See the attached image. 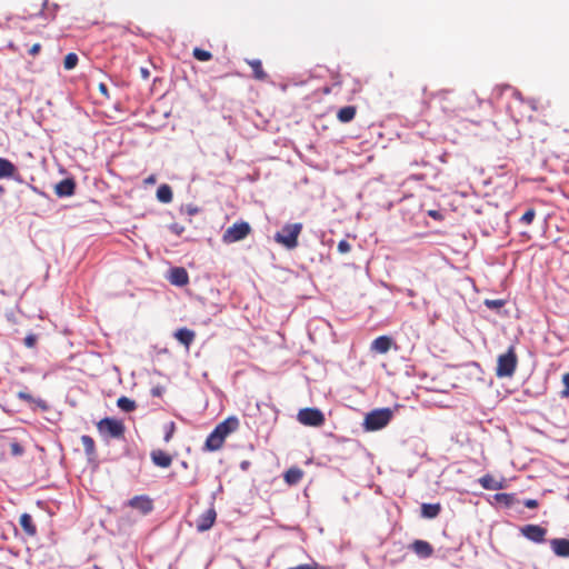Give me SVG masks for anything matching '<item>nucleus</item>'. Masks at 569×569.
Returning a JSON list of instances; mask_svg holds the SVG:
<instances>
[{
  "label": "nucleus",
  "mask_w": 569,
  "mask_h": 569,
  "mask_svg": "<svg viewBox=\"0 0 569 569\" xmlns=\"http://www.w3.org/2000/svg\"><path fill=\"white\" fill-rule=\"evenodd\" d=\"M521 535L535 543H542L546 540L547 529L539 525H526L520 528Z\"/></svg>",
  "instance_id": "1a4fd4ad"
},
{
  "label": "nucleus",
  "mask_w": 569,
  "mask_h": 569,
  "mask_svg": "<svg viewBox=\"0 0 569 569\" xmlns=\"http://www.w3.org/2000/svg\"><path fill=\"white\" fill-rule=\"evenodd\" d=\"M37 343V337L34 335H29L24 338V345L28 347V348H32L34 347Z\"/></svg>",
  "instance_id": "58836bf2"
},
{
  "label": "nucleus",
  "mask_w": 569,
  "mask_h": 569,
  "mask_svg": "<svg viewBox=\"0 0 569 569\" xmlns=\"http://www.w3.org/2000/svg\"><path fill=\"white\" fill-rule=\"evenodd\" d=\"M173 194L171 187L168 184H161L157 190V199L162 203H169L172 201Z\"/></svg>",
  "instance_id": "a878e982"
},
{
  "label": "nucleus",
  "mask_w": 569,
  "mask_h": 569,
  "mask_svg": "<svg viewBox=\"0 0 569 569\" xmlns=\"http://www.w3.org/2000/svg\"><path fill=\"white\" fill-rule=\"evenodd\" d=\"M239 428V420L236 417H229L218 423L213 431L207 437L203 449L207 451H217L222 448L226 438Z\"/></svg>",
  "instance_id": "f257e3e1"
},
{
  "label": "nucleus",
  "mask_w": 569,
  "mask_h": 569,
  "mask_svg": "<svg viewBox=\"0 0 569 569\" xmlns=\"http://www.w3.org/2000/svg\"><path fill=\"white\" fill-rule=\"evenodd\" d=\"M339 253H348L351 250V246L347 240H341L337 247Z\"/></svg>",
  "instance_id": "c9c22d12"
},
{
  "label": "nucleus",
  "mask_w": 569,
  "mask_h": 569,
  "mask_svg": "<svg viewBox=\"0 0 569 569\" xmlns=\"http://www.w3.org/2000/svg\"><path fill=\"white\" fill-rule=\"evenodd\" d=\"M141 74L144 79H148L149 78V71L144 68L141 69Z\"/></svg>",
  "instance_id": "a18cd8bd"
},
{
  "label": "nucleus",
  "mask_w": 569,
  "mask_h": 569,
  "mask_svg": "<svg viewBox=\"0 0 569 569\" xmlns=\"http://www.w3.org/2000/svg\"><path fill=\"white\" fill-rule=\"evenodd\" d=\"M156 182H157V177L154 174H151L144 179L146 184H154Z\"/></svg>",
  "instance_id": "c03bdc74"
},
{
  "label": "nucleus",
  "mask_w": 569,
  "mask_h": 569,
  "mask_svg": "<svg viewBox=\"0 0 569 569\" xmlns=\"http://www.w3.org/2000/svg\"><path fill=\"white\" fill-rule=\"evenodd\" d=\"M22 530L30 537L37 533V527L33 523L32 517L29 513H22L19 519Z\"/></svg>",
  "instance_id": "aec40b11"
},
{
  "label": "nucleus",
  "mask_w": 569,
  "mask_h": 569,
  "mask_svg": "<svg viewBox=\"0 0 569 569\" xmlns=\"http://www.w3.org/2000/svg\"><path fill=\"white\" fill-rule=\"evenodd\" d=\"M298 421L303 426L321 427L325 421V415L318 408H303L297 415Z\"/></svg>",
  "instance_id": "0eeeda50"
},
{
  "label": "nucleus",
  "mask_w": 569,
  "mask_h": 569,
  "mask_svg": "<svg viewBox=\"0 0 569 569\" xmlns=\"http://www.w3.org/2000/svg\"><path fill=\"white\" fill-rule=\"evenodd\" d=\"M506 301L502 299H486L485 306H487L489 309L498 310L505 306Z\"/></svg>",
  "instance_id": "72a5a7b5"
},
{
  "label": "nucleus",
  "mask_w": 569,
  "mask_h": 569,
  "mask_svg": "<svg viewBox=\"0 0 569 569\" xmlns=\"http://www.w3.org/2000/svg\"><path fill=\"white\" fill-rule=\"evenodd\" d=\"M117 406L124 412H131L137 407L133 400L124 396L117 400Z\"/></svg>",
  "instance_id": "cd10ccee"
},
{
  "label": "nucleus",
  "mask_w": 569,
  "mask_h": 569,
  "mask_svg": "<svg viewBox=\"0 0 569 569\" xmlns=\"http://www.w3.org/2000/svg\"><path fill=\"white\" fill-rule=\"evenodd\" d=\"M517 104H518V107H519V108H521V107H523V104H525V103H523V101H522V100H518V101H517Z\"/></svg>",
  "instance_id": "09e8293b"
},
{
  "label": "nucleus",
  "mask_w": 569,
  "mask_h": 569,
  "mask_svg": "<svg viewBox=\"0 0 569 569\" xmlns=\"http://www.w3.org/2000/svg\"><path fill=\"white\" fill-rule=\"evenodd\" d=\"M247 63L251 67L254 79L260 81L267 79L268 76L262 68V62L259 59L247 60Z\"/></svg>",
  "instance_id": "393cba45"
},
{
  "label": "nucleus",
  "mask_w": 569,
  "mask_h": 569,
  "mask_svg": "<svg viewBox=\"0 0 569 569\" xmlns=\"http://www.w3.org/2000/svg\"><path fill=\"white\" fill-rule=\"evenodd\" d=\"M128 506L137 509L143 516L153 510V501L146 495L134 496L128 501Z\"/></svg>",
  "instance_id": "9d476101"
},
{
  "label": "nucleus",
  "mask_w": 569,
  "mask_h": 569,
  "mask_svg": "<svg viewBox=\"0 0 569 569\" xmlns=\"http://www.w3.org/2000/svg\"><path fill=\"white\" fill-rule=\"evenodd\" d=\"M495 498L498 502H501L506 506H511L515 500V496L511 493H497Z\"/></svg>",
  "instance_id": "2f4dec72"
},
{
  "label": "nucleus",
  "mask_w": 569,
  "mask_h": 569,
  "mask_svg": "<svg viewBox=\"0 0 569 569\" xmlns=\"http://www.w3.org/2000/svg\"><path fill=\"white\" fill-rule=\"evenodd\" d=\"M479 483L487 490H499L503 488L501 481L495 479L491 475H485L479 479Z\"/></svg>",
  "instance_id": "412c9836"
},
{
  "label": "nucleus",
  "mask_w": 569,
  "mask_h": 569,
  "mask_svg": "<svg viewBox=\"0 0 569 569\" xmlns=\"http://www.w3.org/2000/svg\"><path fill=\"white\" fill-rule=\"evenodd\" d=\"M16 173V166L10 160L0 157V179L14 178Z\"/></svg>",
  "instance_id": "6ab92c4d"
},
{
  "label": "nucleus",
  "mask_w": 569,
  "mask_h": 569,
  "mask_svg": "<svg viewBox=\"0 0 569 569\" xmlns=\"http://www.w3.org/2000/svg\"><path fill=\"white\" fill-rule=\"evenodd\" d=\"M197 212V209H189V213H194Z\"/></svg>",
  "instance_id": "3c124183"
},
{
  "label": "nucleus",
  "mask_w": 569,
  "mask_h": 569,
  "mask_svg": "<svg viewBox=\"0 0 569 569\" xmlns=\"http://www.w3.org/2000/svg\"><path fill=\"white\" fill-rule=\"evenodd\" d=\"M562 383L565 389L561 391L562 397H569V372L562 376Z\"/></svg>",
  "instance_id": "4c0bfd02"
},
{
  "label": "nucleus",
  "mask_w": 569,
  "mask_h": 569,
  "mask_svg": "<svg viewBox=\"0 0 569 569\" xmlns=\"http://www.w3.org/2000/svg\"><path fill=\"white\" fill-rule=\"evenodd\" d=\"M152 395H153V396H160V391H159L158 389H153V390H152Z\"/></svg>",
  "instance_id": "de8ad7c7"
},
{
  "label": "nucleus",
  "mask_w": 569,
  "mask_h": 569,
  "mask_svg": "<svg viewBox=\"0 0 569 569\" xmlns=\"http://www.w3.org/2000/svg\"><path fill=\"white\" fill-rule=\"evenodd\" d=\"M357 113V108L355 106H347L341 108L338 113L337 118L340 122L347 123L353 120Z\"/></svg>",
  "instance_id": "5701e85b"
},
{
  "label": "nucleus",
  "mask_w": 569,
  "mask_h": 569,
  "mask_svg": "<svg viewBox=\"0 0 569 569\" xmlns=\"http://www.w3.org/2000/svg\"><path fill=\"white\" fill-rule=\"evenodd\" d=\"M58 9H59L58 4L53 3L52 6H49L48 0L42 1V10L48 11V14L50 16L51 20H53L56 18Z\"/></svg>",
  "instance_id": "473e14b6"
},
{
  "label": "nucleus",
  "mask_w": 569,
  "mask_h": 569,
  "mask_svg": "<svg viewBox=\"0 0 569 569\" xmlns=\"http://www.w3.org/2000/svg\"><path fill=\"white\" fill-rule=\"evenodd\" d=\"M288 569H318V565L317 563H305V565H299L297 567H291Z\"/></svg>",
  "instance_id": "a19ab883"
},
{
  "label": "nucleus",
  "mask_w": 569,
  "mask_h": 569,
  "mask_svg": "<svg viewBox=\"0 0 569 569\" xmlns=\"http://www.w3.org/2000/svg\"><path fill=\"white\" fill-rule=\"evenodd\" d=\"M217 512L213 507L207 509L197 519V530L200 532L209 530L216 522Z\"/></svg>",
  "instance_id": "9b49d317"
},
{
  "label": "nucleus",
  "mask_w": 569,
  "mask_h": 569,
  "mask_svg": "<svg viewBox=\"0 0 569 569\" xmlns=\"http://www.w3.org/2000/svg\"><path fill=\"white\" fill-rule=\"evenodd\" d=\"M523 505L529 509H535L539 506V503L536 499H526L523 501Z\"/></svg>",
  "instance_id": "ea45409f"
},
{
  "label": "nucleus",
  "mask_w": 569,
  "mask_h": 569,
  "mask_svg": "<svg viewBox=\"0 0 569 569\" xmlns=\"http://www.w3.org/2000/svg\"><path fill=\"white\" fill-rule=\"evenodd\" d=\"M151 461L160 468H169L172 463V457L161 450V449H154L150 452Z\"/></svg>",
  "instance_id": "ddd939ff"
},
{
  "label": "nucleus",
  "mask_w": 569,
  "mask_h": 569,
  "mask_svg": "<svg viewBox=\"0 0 569 569\" xmlns=\"http://www.w3.org/2000/svg\"><path fill=\"white\" fill-rule=\"evenodd\" d=\"M81 442H82V446H83L86 455L88 457H93L96 455V443H94V440L90 436L83 435L81 437Z\"/></svg>",
  "instance_id": "bb28decb"
},
{
  "label": "nucleus",
  "mask_w": 569,
  "mask_h": 569,
  "mask_svg": "<svg viewBox=\"0 0 569 569\" xmlns=\"http://www.w3.org/2000/svg\"><path fill=\"white\" fill-rule=\"evenodd\" d=\"M392 339L388 336H380L371 342V350L383 355L387 353L392 347Z\"/></svg>",
  "instance_id": "dca6fc26"
},
{
  "label": "nucleus",
  "mask_w": 569,
  "mask_h": 569,
  "mask_svg": "<svg viewBox=\"0 0 569 569\" xmlns=\"http://www.w3.org/2000/svg\"><path fill=\"white\" fill-rule=\"evenodd\" d=\"M412 551L421 558H429L433 553L432 546L425 540H415L411 545Z\"/></svg>",
  "instance_id": "f3484780"
},
{
  "label": "nucleus",
  "mask_w": 569,
  "mask_h": 569,
  "mask_svg": "<svg viewBox=\"0 0 569 569\" xmlns=\"http://www.w3.org/2000/svg\"><path fill=\"white\" fill-rule=\"evenodd\" d=\"M550 547L553 553L558 557H569V539L555 538L550 540Z\"/></svg>",
  "instance_id": "2eb2a0df"
},
{
  "label": "nucleus",
  "mask_w": 569,
  "mask_h": 569,
  "mask_svg": "<svg viewBox=\"0 0 569 569\" xmlns=\"http://www.w3.org/2000/svg\"><path fill=\"white\" fill-rule=\"evenodd\" d=\"M174 430H176L174 422H170L169 426H168V429H167V431L164 433V437H163V440L166 442H169L172 439Z\"/></svg>",
  "instance_id": "e433bc0d"
},
{
  "label": "nucleus",
  "mask_w": 569,
  "mask_h": 569,
  "mask_svg": "<svg viewBox=\"0 0 569 569\" xmlns=\"http://www.w3.org/2000/svg\"><path fill=\"white\" fill-rule=\"evenodd\" d=\"M303 471L298 467L289 468L284 473V480L288 485H297L301 481Z\"/></svg>",
  "instance_id": "b1692460"
},
{
  "label": "nucleus",
  "mask_w": 569,
  "mask_h": 569,
  "mask_svg": "<svg viewBox=\"0 0 569 569\" xmlns=\"http://www.w3.org/2000/svg\"><path fill=\"white\" fill-rule=\"evenodd\" d=\"M393 417V410L390 408L375 409L368 412L363 420V428L366 431H377L391 421Z\"/></svg>",
  "instance_id": "7ed1b4c3"
},
{
  "label": "nucleus",
  "mask_w": 569,
  "mask_h": 569,
  "mask_svg": "<svg viewBox=\"0 0 569 569\" xmlns=\"http://www.w3.org/2000/svg\"><path fill=\"white\" fill-rule=\"evenodd\" d=\"M182 229L176 228L177 233H180Z\"/></svg>",
  "instance_id": "864d4df0"
},
{
  "label": "nucleus",
  "mask_w": 569,
  "mask_h": 569,
  "mask_svg": "<svg viewBox=\"0 0 569 569\" xmlns=\"http://www.w3.org/2000/svg\"><path fill=\"white\" fill-rule=\"evenodd\" d=\"M432 98L437 100L445 113H456L460 108L451 90L442 89L432 93Z\"/></svg>",
  "instance_id": "423d86ee"
},
{
  "label": "nucleus",
  "mask_w": 569,
  "mask_h": 569,
  "mask_svg": "<svg viewBox=\"0 0 569 569\" xmlns=\"http://www.w3.org/2000/svg\"><path fill=\"white\" fill-rule=\"evenodd\" d=\"M510 112H511L512 118H513L517 122L521 120V118H520V117H517V116L513 113V111H512V110H511Z\"/></svg>",
  "instance_id": "49530a36"
},
{
  "label": "nucleus",
  "mask_w": 569,
  "mask_h": 569,
  "mask_svg": "<svg viewBox=\"0 0 569 569\" xmlns=\"http://www.w3.org/2000/svg\"><path fill=\"white\" fill-rule=\"evenodd\" d=\"M41 50V44L40 43H34L30 49H29V53L31 56H37Z\"/></svg>",
  "instance_id": "37998d69"
},
{
  "label": "nucleus",
  "mask_w": 569,
  "mask_h": 569,
  "mask_svg": "<svg viewBox=\"0 0 569 569\" xmlns=\"http://www.w3.org/2000/svg\"><path fill=\"white\" fill-rule=\"evenodd\" d=\"M18 398L21 399V400H24V401H32V396L28 392H24V391H19L18 392Z\"/></svg>",
  "instance_id": "79ce46f5"
},
{
  "label": "nucleus",
  "mask_w": 569,
  "mask_h": 569,
  "mask_svg": "<svg viewBox=\"0 0 569 569\" xmlns=\"http://www.w3.org/2000/svg\"><path fill=\"white\" fill-rule=\"evenodd\" d=\"M535 217H536V210L533 208H529L520 217V222L523 224H530L533 221Z\"/></svg>",
  "instance_id": "7c9ffc66"
},
{
  "label": "nucleus",
  "mask_w": 569,
  "mask_h": 569,
  "mask_svg": "<svg viewBox=\"0 0 569 569\" xmlns=\"http://www.w3.org/2000/svg\"><path fill=\"white\" fill-rule=\"evenodd\" d=\"M74 191L76 181L72 178H66L54 186V193L60 198L71 197L74 194Z\"/></svg>",
  "instance_id": "f8f14e48"
},
{
  "label": "nucleus",
  "mask_w": 569,
  "mask_h": 569,
  "mask_svg": "<svg viewBox=\"0 0 569 569\" xmlns=\"http://www.w3.org/2000/svg\"><path fill=\"white\" fill-rule=\"evenodd\" d=\"M302 223H287L274 234V241L282 247L292 250L298 247V238L302 231Z\"/></svg>",
  "instance_id": "20e7f679"
},
{
  "label": "nucleus",
  "mask_w": 569,
  "mask_h": 569,
  "mask_svg": "<svg viewBox=\"0 0 569 569\" xmlns=\"http://www.w3.org/2000/svg\"><path fill=\"white\" fill-rule=\"evenodd\" d=\"M78 64V56L73 52L68 53L63 60V67L66 70H71Z\"/></svg>",
  "instance_id": "c756f323"
},
{
  "label": "nucleus",
  "mask_w": 569,
  "mask_h": 569,
  "mask_svg": "<svg viewBox=\"0 0 569 569\" xmlns=\"http://www.w3.org/2000/svg\"><path fill=\"white\" fill-rule=\"evenodd\" d=\"M100 88H101V91H103V92H106V91H107V88H106V86H104V84H101V86H100Z\"/></svg>",
  "instance_id": "8fccbe9b"
},
{
  "label": "nucleus",
  "mask_w": 569,
  "mask_h": 569,
  "mask_svg": "<svg viewBox=\"0 0 569 569\" xmlns=\"http://www.w3.org/2000/svg\"><path fill=\"white\" fill-rule=\"evenodd\" d=\"M182 229L176 228L177 233H180Z\"/></svg>",
  "instance_id": "603ef678"
},
{
  "label": "nucleus",
  "mask_w": 569,
  "mask_h": 569,
  "mask_svg": "<svg viewBox=\"0 0 569 569\" xmlns=\"http://www.w3.org/2000/svg\"><path fill=\"white\" fill-rule=\"evenodd\" d=\"M97 428L101 433H107L112 438H122L124 435V425L112 418H103L97 423Z\"/></svg>",
  "instance_id": "6e6552de"
},
{
  "label": "nucleus",
  "mask_w": 569,
  "mask_h": 569,
  "mask_svg": "<svg viewBox=\"0 0 569 569\" xmlns=\"http://www.w3.org/2000/svg\"><path fill=\"white\" fill-rule=\"evenodd\" d=\"M169 281L174 286H186L189 282V276L184 268L176 267L170 270Z\"/></svg>",
  "instance_id": "4468645a"
},
{
  "label": "nucleus",
  "mask_w": 569,
  "mask_h": 569,
  "mask_svg": "<svg viewBox=\"0 0 569 569\" xmlns=\"http://www.w3.org/2000/svg\"><path fill=\"white\" fill-rule=\"evenodd\" d=\"M518 366L516 348L510 346L505 353L498 356L496 376L498 378H511Z\"/></svg>",
  "instance_id": "f03ea898"
},
{
  "label": "nucleus",
  "mask_w": 569,
  "mask_h": 569,
  "mask_svg": "<svg viewBox=\"0 0 569 569\" xmlns=\"http://www.w3.org/2000/svg\"><path fill=\"white\" fill-rule=\"evenodd\" d=\"M173 336L181 345L189 349L196 338V332L188 328H180L173 333Z\"/></svg>",
  "instance_id": "a211bd4d"
},
{
  "label": "nucleus",
  "mask_w": 569,
  "mask_h": 569,
  "mask_svg": "<svg viewBox=\"0 0 569 569\" xmlns=\"http://www.w3.org/2000/svg\"><path fill=\"white\" fill-rule=\"evenodd\" d=\"M192 56L194 59H197L199 61H209L212 59L211 52L203 50L201 48H194L192 51Z\"/></svg>",
  "instance_id": "c85d7f7f"
},
{
  "label": "nucleus",
  "mask_w": 569,
  "mask_h": 569,
  "mask_svg": "<svg viewBox=\"0 0 569 569\" xmlns=\"http://www.w3.org/2000/svg\"><path fill=\"white\" fill-rule=\"evenodd\" d=\"M440 511V503H422L421 506V516L427 519H433L438 517Z\"/></svg>",
  "instance_id": "4be33fe9"
},
{
  "label": "nucleus",
  "mask_w": 569,
  "mask_h": 569,
  "mask_svg": "<svg viewBox=\"0 0 569 569\" xmlns=\"http://www.w3.org/2000/svg\"><path fill=\"white\" fill-rule=\"evenodd\" d=\"M23 451V447L19 442H12L10 445V452L13 456H21Z\"/></svg>",
  "instance_id": "f704fd0d"
},
{
  "label": "nucleus",
  "mask_w": 569,
  "mask_h": 569,
  "mask_svg": "<svg viewBox=\"0 0 569 569\" xmlns=\"http://www.w3.org/2000/svg\"><path fill=\"white\" fill-rule=\"evenodd\" d=\"M251 232V227L246 221L236 222L230 226L222 236L224 243H233L247 238Z\"/></svg>",
  "instance_id": "39448f33"
}]
</instances>
